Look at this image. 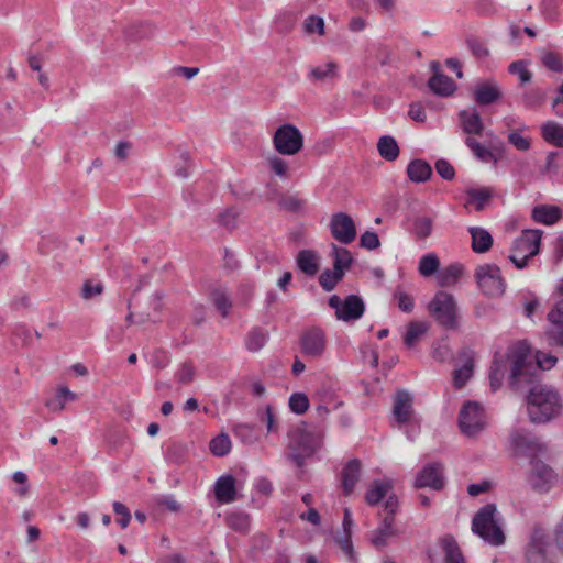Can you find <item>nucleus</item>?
<instances>
[{"label":"nucleus","mask_w":563,"mask_h":563,"mask_svg":"<svg viewBox=\"0 0 563 563\" xmlns=\"http://www.w3.org/2000/svg\"><path fill=\"white\" fill-rule=\"evenodd\" d=\"M508 358L511 360L508 383L514 390L523 389V383L539 382L540 372L551 369L558 362L554 355L538 351L534 363L531 347L526 341H518L508 346Z\"/></svg>","instance_id":"1"},{"label":"nucleus","mask_w":563,"mask_h":563,"mask_svg":"<svg viewBox=\"0 0 563 563\" xmlns=\"http://www.w3.org/2000/svg\"><path fill=\"white\" fill-rule=\"evenodd\" d=\"M530 386L527 395V409L533 423H544L560 413L561 402L556 390L548 385L523 383V388Z\"/></svg>","instance_id":"2"},{"label":"nucleus","mask_w":563,"mask_h":563,"mask_svg":"<svg viewBox=\"0 0 563 563\" xmlns=\"http://www.w3.org/2000/svg\"><path fill=\"white\" fill-rule=\"evenodd\" d=\"M288 435L291 452L287 455V459L297 467L302 468L306 460L321 448L323 430L318 426H310L302 421Z\"/></svg>","instance_id":"3"},{"label":"nucleus","mask_w":563,"mask_h":563,"mask_svg":"<svg viewBox=\"0 0 563 563\" xmlns=\"http://www.w3.org/2000/svg\"><path fill=\"white\" fill-rule=\"evenodd\" d=\"M497 507L486 504L479 508L472 520V531L485 542L499 547L505 543L506 537L496 519Z\"/></svg>","instance_id":"4"},{"label":"nucleus","mask_w":563,"mask_h":563,"mask_svg":"<svg viewBox=\"0 0 563 563\" xmlns=\"http://www.w3.org/2000/svg\"><path fill=\"white\" fill-rule=\"evenodd\" d=\"M541 236V230H525L514 241L512 253L509 255V260L518 269L525 268L528 265V261L539 253Z\"/></svg>","instance_id":"5"},{"label":"nucleus","mask_w":563,"mask_h":563,"mask_svg":"<svg viewBox=\"0 0 563 563\" xmlns=\"http://www.w3.org/2000/svg\"><path fill=\"white\" fill-rule=\"evenodd\" d=\"M430 316L443 328L453 330L457 328V307L453 295L438 291L428 305Z\"/></svg>","instance_id":"6"},{"label":"nucleus","mask_w":563,"mask_h":563,"mask_svg":"<svg viewBox=\"0 0 563 563\" xmlns=\"http://www.w3.org/2000/svg\"><path fill=\"white\" fill-rule=\"evenodd\" d=\"M527 563H556L551 538L540 526L533 528L526 549Z\"/></svg>","instance_id":"7"},{"label":"nucleus","mask_w":563,"mask_h":563,"mask_svg":"<svg viewBox=\"0 0 563 563\" xmlns=\"http://www.w3.org/2000/svg\"><path fill=\"white\" fill-rule=\"evenodd\" d=\"M475 280L482 292L492 298L500 297L505 292L506 283L501 271L496 264H484L476 267Z\"/></svg>","instance_id":"8"},{"label":"nucleus","mask_w":563,"mask_h":563,"mask_svg":"<svg viewBox=\"0 0 563 563\" xmlns=\"http://www.w3.org/2000/svg\"><path fill=\"white\" fill-rule=\"evenodd\" d=\"M273 144L277 153L292 156L302 150L303 135L296 125L285 123L276 129L273 135Z\"/></svg>","instance_id":"9"},{"label":"nucleus","mask_w":563,"mask_h":563,"mask_svg":"<svg viewBox=\"0 0 563 563\" xmlns=\"http://www.w3.org/2000/svg\"><path fill=\"white\" fill-rule=\"evenodd\" d=\"M529 464L527 481L530 487L539 494L548 493L556 483V473L538 456H532Z\"/></svg>","instance_id":"10"},{"label":"nucleus","mask_w":563,"mask_h":563,"mask_svg":"<svg viewBox=\"0 0 563 563\" xmlns=\"http://www.w3.org/2000/svg\"><path fill=\"white\" fill-rule=\"evenodd\" d=\"M459 426L463 434L474 437L484 427V409L477 401H466L459 413Z\"/></svg>","instance_id":"11"},{"label":"nucleus","mask_w":563,"mask_h":563,"mask_svg":"<svg viewBox=\"0 0 563 563\" xmlns=\"http://www.w3.org/2000/svg\"><path fill=\"white\" fill-rule=\"evenodd\" d=\"M332 236L342 244H350L356 238V227L351 216L345 212L334 213L330 221Z\"/></svg>","instance_id":"12"},{"label":"nucleus","mask_w":563,"mask_h":563,"mask_svg":"<svg viewBox=\"0 0 563 563\" xmlns=\"http://www.w3.org/2000/svg\"><path fill=\"white\" fill-rule=\"evenodd\" d=\"M299 345L303 355L319 358L325 350V334L320 328H310L301 334Z\"/></svg>","instance_id":"13"},{"label":"nucleus","mask_w":563,"mask_h":563,"mask_svg":"<svg viewBox=\"0 0 563 563\" xmlns=\"http://www.w3.org/2000/svg\"><path fill=\"white\" fill-rule=\"evenodd\" d=\"M512 445L516 448L518 453L529 456H537L539 453L547 451V445L529 432L523 430H517L511 434Z\"/></svg>","instance_id":"14"},{"label":"nucleus","mask_w":563,"mask_h":563,"mask_svg":"<svg viewBox=\"0 0 563 563\" xmlns=\"http://www.w3.org/2000/svg\"><path fill=\"white\" fill-rule=\"evenodd\" d=\"M443 467L440 463L427 464L416 476L415 487L424 488L431 487L435 490H440L444 486V479L442 475Z\"/></svg>","instance_id":"15"},{"label":"nucleus","mask_w":563,"mask_h":563,"mask_svg":"<svg viewBox=\"0 0 563 563\" xmlns=\"http://www.w3.org/2000/svg\"><path fill=\"white\" fill-rule=\"evenodd\" d=\"M550 323L547 335L550 344L563 346V298L559 300L548 313Z\"/></svg>","instance_id":"16"},{"label":"nucleus","mask_w":563,"mask_h":563,"mask_svg":"<svg viewBox=\"0 0 563 563\" xmlns=\"http://www.w3.org/2000/svg\"><path fill=\"white\" fill-rule=\"evenodd\" d=\"M393 416L399 424L411 420L413 416V397L408 390L400 389L395 394Z\"/></svg>","instance_id":"17"},{"label":"nucleus","mask_w":563,"mask_h":563,"mask_svg":"<svg viewBox=\"0 0 563 563\" xmlns=\"http://www.w3.org/2000/svg\"><path fill=\"white\" fill-rule=\"evenodd\" d=\"M365 312V303L357 295H349L343 299L340 311L335 312V317L344 322H352L361 319Z\"/></svg>","instance_id":"18"},{"label":"nucleus","mask_w":563,"mask_h":563,"mask_svg":"<svg viewBox=\"0 0 563 563\" xmlns=\"http://www.w3.org/2000/svg\"><path fill=\"white\" fill-rule=\"evenodd\" d=\"M459 357L461 362L463 363L461 367H457L453 371V386L456 389L463 388L467 380L473 375V368H474V360H473V352L468 349H463Z\"/></svg>","instance_id":"19"},{"label":"nucleus","mask_w":563,"mask_h":563,"mask_svg":"<svg viewBox=\"0 0 563 563\" xmlns=\"http://www.w3.org/2000/svg\"><path fill=\"white\" fill-rule=\"evenodd\" d=\"M509 364L511 365V360L508 358V351L505 355L498 352L494 354L489 369V384L493 391H496L503 385Z\"/></svg>","instance_id":"20"},{"label":"nucleus","mask_w":563,"mask_h":563,"mask_svg":"<svg viewBox=\"0 0 563 563\" xmlns=\"http://www.w3.org/2000/svg\"><path fill=\"white\" fill-rule=\"evenodd\" d=\"M362 463L358 459L350 460L341 473V486L343 494L349 496L353 493L361 477Z\"/></svg>","instance_id":"21"},{"label":"nucleus","mask_w":563,"mask_h":563,"mask_svg":"<svg viewBox=\"0 0 563 563\" xmlns=\"http://www.w3.org/2000/svg\"><path fill=\"white\" fill-rule=\"evenodd\" d=\"M473 98L479 106H489L501 98V91L495 82H481L476 85Z\"/></svg>","instance_id":"22"},{"label":"nucleus","mask_w":563,"mask_h":563,"mask_svg":"<svg viewBox=\"0 0 563 563\" xmlns=\"http://www.w3.org/2000/svg\"><path fill=\"white\" fill-rule=\"evenodd\" d=\"M216 499L221 504H229L235 500V478L232 475H223L218 478L214 485Z\"/></svg>","instance_id":"23"},{"label":"nucleus","mask_w":563,"mask_h":563,"mask_svg":"<svg viewBox=\"0 0 563 563\" xmlns=\"http://www.w3.org/2000/svg\"><path fill=\"white\" fill-rule=\"evenodd\" d=\"M468 232L472 239L471 247L474 253L483 254L492 249L494 240L486 229L481 227H470Z\"/></svg>","instance_id":"24"},{"label":"nucleus","mask_w":563,"mask_h":563,"mask_svg":"<svg viewBox=\"0 0 563 563\" xmlns=\"http://www.w3.org/2000/svg\"><path fill=\"white\" fill-rule=\"evenodd\" d=\"M296 265L307 276H314L319 272V255L313 250H301L296 256Z\"/></svg>","instance_id":"25"},{"label":"nucleus","mask_w":563,"mask_h":563,"mask_svg":"<svg viewBox=\"0 0 563 563\" xmlns=\"http://www.w3.org/2000/svg\"><path fill=\"white\" fill-rule=\"evenodd\" d=\"M461 125L466 134L482 135L484 131V123L477 110H462L459 113Z\"/></svg>","instance_id":"26"},{"label":"nucleus","mask_w":563,"mask_h":563,"mask_svg":"<svg viewBox=\"0 0 563 563\" xmlns=\"http://www.w3.org/2000/svg\"><path fill=\"white\" fill-rule=\"evenodd\" d=\"M444 553L445 563H466L465 558L452 534H445L438 541Z\"/></svg>","instance_id":"27"},{"label":"nucleus","mask_w":563,"mask_h":563,"mask_svg":"<svg viewBox=\"0 0 563 563\" xmlns=\"http://www.w3.org/2000/svg\"><path fill=\"white\" fill-rule=\"evenodd\" d=\"M428 87L440 97H449L456 90L454 80L444 74L432 75L428 80Z\"/></svg>","instance_id":"28"},{"label":"nucleus","mask_w":563,"mask_h":563,"mask_svg":"<svg viewBox=\"0 0 563 563\" xmlns=\"http://www.w3.org/2000/svg\"><path fill=\"white\" fill-rule=\"evenodd\" d=\"M562 217L561 209L551 205H539L532 210V218L534 221L552 225L556 223Z\"/></svg>","instance_id":"29"},{"label":"nucleus","mask_w":563,"mask_h":563,"mask_svg":"<svg viewBox=\"0 0 563 563\" xmlns=\"http://www.w3.org/2000/svg\"><path fill=\"white\" fill-rule=\"evenodd\" d=\"M407 175L413 183H424L431 177L432 168L424 159L416 158L407 166Z\"/></svg>","instance_id":"30"},{"label":"nucleus","mask_w":563,"mask_h":563,"mask_svg":"<svg viewBox=\"0 0 563 563\" xmlns=\"http://www.w3.org/2000/svg\"><path fill=\"white\" fill-rule=\"evenodd\" d=\"M394 521L395 519L391 516H384L380 526L372 532L371 542L375 547H385L388 538L395 534Z\"/></svg>","instance_id":"31"},{"label":"nucleus","mask_w":563,"mask_h":563,"mask_svg":"<svg viewBox=\"0 0 563 563\" xmlns=\"http://www.w3.org/2000/svg\"><path fill=\"white\" fill-rule=\"evenodd\" d=\"M541 135L545 142L563 147V125L548 121L541 125Z\"/></svg>","instance_id":"32"},{"label":"nucleus","mask_w":563,"mask_h":563,"mask_svg":"<svg viewBox=\"0 0 563 563\" xmlns=\"http://www.w3.org/2000/svg\"><path fill=\"white\" fill-rule=\"evenodd\" d=\"M377 150L379 155L387 162L396 161L400 153L397 141L390 135L379 137Z\"/></svg>","instance_id":"33"},{"label":"nucleus","mask_w":563,"mask_h":563,"mask_svg":"<svg viewBox=\"0 0 563 563\" xmlns=\"http://www.w3.org/2000/svg\"><path fill=\"white\" fill-rule=\"evenodd\" d=\"M429 329L428 323L422 321H411L407 325V331L404 336V343L408 349L413 347L420 338L427 333Z\"/></svg>","instance_id":"34"},{"label":"nucleus","mask_w":563,"mask_h":563,"mask_svg":"<svg viewBox=\"0 0 563 563\" xmlns=\"http://www.w3.org/2000/svg\"><path fill=\"white\" fill-rule=\"evenodd\" d=\"M77 398L76 394L69 390L68 387H59L56 391V395L47 399L45 402V406L55 412L62 411L65 408V401L69 400L73 401Z\"/></svg>","instance_id":"35"},{"label":"nucleus","mask_w":563,"mask_h":563,"mask_svg":"<svg viewBox=\"0 0 563 563\" xmlns=\"http://www.w3.org/2000/svg\"><path fill=\"white\" fill-rule=\"evenodd\" d=\"M391 483L389 482H374L373 486L367 490L365 500L368 505H377L383 498L388 495L391 489Z\"/></svg>","instance_id":"36"},{"label":"nucleus","mask_w":563,"mask_h":563,"mask_svg":"<svg viewBox=\"0 0 563 563\" xmlns=\"http://www.w3.org/2000/svg\"><path fill=\"white\" fill-rule=\"evenodd\" d=\"M188 448L180 442L170 443L165 451V459L168 463L181 465L186 462Z\"/></svg>","instance_id":"37"},{"label":"nucleus","mask_w":563,"mask_h":563,"mask_svg":"<svg viewBox=\"0 0 563 563\" xmlns=\"http://www.w3.org/2000/svg\"><path fill=\"white\" fill-rule=\"evenodd\" d=\"M210 299L213 306L220 311L222 317H228L232 302L224 289L216 288L210 292Z\"/></svg>","instance_id":"38"},{"label":"nucleus","mask_w":563,"mask_h":563,"mask_svg":"<svg viewBox=\"0 0 563 563\" xmlns=\"http://www.w3.org/2000/svg\"><path fill=\"white\" fill-rule=\"evenodd\" d=\"M154 27L150 23H134L124 30V34L130 41H140L153 35Z\"/></svg>","instance_id":"39"},{"label":"nucleus","mask_w":563,"mask_h":563,"mask_svg":"<svg viewBox=\"0 0 563 563\" xmlns=\"http://www.w3.org/2000/svg\"><path fill=\"white\" fill-rule=\"evenodd\" d=\"M268 334L261 328L252 329L245 340V346L250 352H257L267 342Z\"/></svg>","instance_id":"40"},{"label":"nucleus","mask_w":563,"mask_h":563,"mask_svg":"<svg viewBox=\"0 0 563 563\" xmlns=\"http://www.w3.org/2000/svg\"><path fill=\"white\" fill-rule=\"evenodd\" d=\"M210 452L216 456H225L231 450V440L227 433H220L209 443Z\"/></svg>","instance_id":"41"},{"label":"nucleus","mask_w":563,"mask_h":563,"mask_svg":"<svg viewBox=\"0 0 563 563\" xmlns=\"http://www.w3.org/2000/svg\"><path fill=\"white\" fill-rule=\"evenodd\" d=\"M331 256L333 257V265L343 266L345 268H351L354 263V258L352 253L343 246H338L336 244H331Z\"/></svg>","instance_id":"42"},{"label":"nucleus","mask_w":563,"mask_h":563,"mask_svg":"<svg viewBox=\"0 0 563 563\" xmlns=\"http://www.w3.org/2000/svg\"><path fill=\"white\" fill-rule=\"evenodd\" d=\"M412 233L418 240H426L431 235L433 221L428 217H417L413 219Z\"/></svg>","instance_id":"43"},{"label":"nucleus","mask_w":563,"mask_h":563,"mask_svg":"<svg viewBox=\"0 0 563 563\" xmlns=\"http://www.w3.org/2000/svg\"><path fill=\"white\" fill-rule=\"evenodd\" d=\"M547 92L541 88H531L522 93V102L527 108H539L545 101Z\"/></svg>","instance_id":"44"},{"label":"nucleus","mask_w":563,"mask_h":563,"mask_svg":"<svg viewBox=\"0 0 563 563\" xmlns=\"http://www.w3.org/2000/svg\"><path fill=\"white\" fill-rule=\"evenodd\" d=\"M466 145L470 147V150L473 152V154L481 159L482 162H497V157L495 154L487 150L484 145H482L479 142H477L473 137H467L465 141Z\"/></svg>","instance_id":"45"},{"label":"nucleus","mask_w":563,"mask_h":563,"mask_svg":"<svg viewBox=\"0 0 563 563\" xmlns=\"http://www.w3.org/2000/svg\"><path fill=\"white\" fill-rule=\"evenodd\" d=\"M439 267V257L435 254L430 253L421 257L419 263V273L424 277H429L435 274Z\"/></svg>","instance_id":"46"},{"label":"nucleus","mask_w":563,"mask_h":563,"mask_svg":"<svg viewBox=\"0 0 563 563\" xmlns=\"http://www.w3.org/2000/svg\"><path fill=\"white\" fill-rule=\"evenodd\" d=\"M463 273V267L460 264H451L439 276L441 286H450L457 282Z\"/></svg>","instance_id":"47"},{"label":"nucleus","mask_w":563,"mask_h":563,"mask_svg":"<svg viewBox=\"0 0 563 563\" xmlns=\"http://www.w3.org/2000/svg\"><path fill=\"white\" fill-rule=\"evenodd\" d=\"M393 299L402 312H412L415 308V299L411 295L404 291L400 287H397L396 290L394 291Z\"/></svg>","instance_id":"48"},{"label":"nucleus","mask_w":563,"mask_h":563,"mask_svg":"<svg viewBox=\"0 0 563 563\" xmlns=\"http://www.w3.org/2000/svg\"><path fill=\"white\" fill-rule=\"evenodd\" d=\"M468 198L474 201L476 211H482L484 209L485 203L490 200L493 194L492 190L487 187L481 189L471 188L466 191Z\"/></svg>","instance_id":"49"},{"label":"nucleus","mask_w":563,"mask_h":563,"mask_svg":"<svg viewBox=\"0 0 563 563\" xmlns=\"http://www.w3.org/2000/svg\"><path fill=\"white\" fill-rule=\"evenodd\" d=\"M336 67L335 63L329 62L322 67L312 68L308 77L312 80H325L327 78H333L336 75Z\"/></svg>","instance_id":"50"},{"label":"nucleus","mask_w":563,"mask_h":563,"mask_svg":"<svg viewBox=\"0 0 563 563\" xmlns=\"http://www.w3.org/2000/svg\"><path fill=\"white\" fill-rule=\"evenodd\" d=\"M228 526L239 532H244L249 528V516L244 512H231L227 516Z\"/></svg>","instance_id":"51"},{"label":"nucleus","mask_w":563,"mask_h":563,"mask_svg":"<svg viewBox=\"0 0 563 563\" xmlns=\"http://www.w3.org/2000/svg\"><path fill=\"white\" fill-rule=\"evenodd\" d=\"M508 70L510 74L517 75L519 77L521 85H526L532 79V74L530 70H528L526 60L520 59L511 63L508 67Z\"/></svg>","instance_id":"52"},{"label":"nucleus","mask_w":563,"mask_h":563,"mask_svg":"<svg viewBox=\"0 0 563 563\" xmlns=\"http://www.w3.org/2000/svg\"><path fill=\"white\" fill-rule=\"evenodd\" d=\"M289 408L296 415L305 413L309 408V398L305 393H295L289 398Z\"/></svg>","instance_id":"53"},{"label":"nucleus","mask_w":563,"mask_h":563,"mask_svg":"<svg viewBox=\"0 0 563 563\" xmlns=\"http://www.w3.org/2000/svg\"><path fill=\"white\" fill-rule=\"evenodd\" d=\"M541 62L544 67H547L548 69H550L552 71H555V73L563 71V59L555 52L549 51V52L543 53V55L541 57Z\"/></svg>","instance_id":"54"},{"label":"nucleus","mask_w":563,"mask_h":563,"mask_svg":"<svg viewBox=\"0 0 563 563\" xmlns=\"http://www.w3.org/2000/svg\"><path fill=\"white\" fill-rule=\"evenodd\" d=\"M466 45L474 57L483 59L489 55V51L486 45L475 36H468L466 38Z\"/></svg>","instance_id":"55"},{"label":"nucleus","mask_w":563,"mask_h":563,"mask_svg":"<svg viewBox=\"0 0 563 563\" xmlns=\"http://www.w3.org/2000/svg\"><path fill=\"white\" fill-rule=\"evenodd\" d=\"M278 205L282 209L287 211L298 212L303 208L306 201L296 196H282L278 200Z\"/></svg>","instance_id":"56"},{"label":"nucleus","mask_w":563,"mask_h":563,"mask_svg":"<svg viewBox=\"0 0 563 563\" xmlns=\"http://www.w3.org/2000/svg\"><path fill=\"white\" fill-rule=\"evenodd\" d=\"M196 368L190 361L184 362L176 374L177 380L180 384H189L194 380Z\"/></svg>","instance_id":"57"},{"label":"nucleus","mask_w":563,"mask_h":563,"mask_svg":"<svg viewBox=\"0 0 563 563\" xmlns=\"http://www.w3.org/2000/svg\"><path fill=\"white\" fill-rule=\"evenodd\" d=\"M238 216L239 212L235 209L229 208L218 216V222L227 230L232 231L236 227Z\"/></svg>","instance_id":"58"},{"label":"nucleus","mask_w":563,"mask_h":563,"mask_svg":"<svg viewBox=\"0 0 563 563\" xmlns=\"http://www.w3.org/2000/svg\"><path fill=\"white\" fill-rule=\"evenodd\" d=\"M540 9L545 21H554L559 16V5L556 0H542Z\"/></svg>","instance_id":"59"},{"label":"nucleus","mask_w":563,"mask_h":563,"mask_svg":"<svg viewBox=\"0 0 563 563\" xmlns=\"http://www.w3.org/2000/svg\"><path fill=\"white\" fill-rule=\"evenodd\" d=\"M103 292V285L101 283L92 284L90 280H86L81 287L80 296L85 300H90L96 296Z\"/></svg>","instance_id":"60"},{"label":"nucleus","mask_w":563,"mask_h":563,"mask_svg":"<svg viewBox=\"0 0 563 563\" xmlns=\"http://www.w3.org/2000/svg\"><path fill=\"white\" fill-rule=\"evenodd\" d=\"M113 511L117 516H119L117 522L120 525L122 529H125L131 521V512L129 508L120 501H114Z\"/></svg>","instance_id":"61"},{"label":"nucleus","mask_w":563,"mask_h":563,"mask_svg":"<svg viewBox=\"0 0 563 563\" xmlns=\"http://www.w3.org/2000/svg\"><path fill=\"white\" fill-rule=\"evenodd\" d=\"M360 246L368 251L378 249L380 241L377 233L374 231H365L360 238Z\"/></svg>","instance_id":"62"},{"label":"nucleus","mask_w":563,"mask_h":563,"mask_svg":"<svg viewBox=\"0 0 563 563\" xmlns=\"http://www.w3.org/2000/svg\"><path fill=\"white\" fill-rule=\"evenodd\" d=\"M474 10L481 16H492L497 12V7L493 0H476Z\"/></svg>","instance_id":"63"},{"label":"nucleus","mask_w":563,"mask_h":563,"mask_svg":"<svg viewBox=\"0 0 563 563\" xmlns=\"http://www.w3.org/2000/svg\"><path fill=\"white\" fill-rule=\"evenodd\" d=\"M233 433L244 443H253L255 440V437L253 434V428L246 423H240L234 426Z\"/></svg>","instance_id":"64"}]
</instances>
